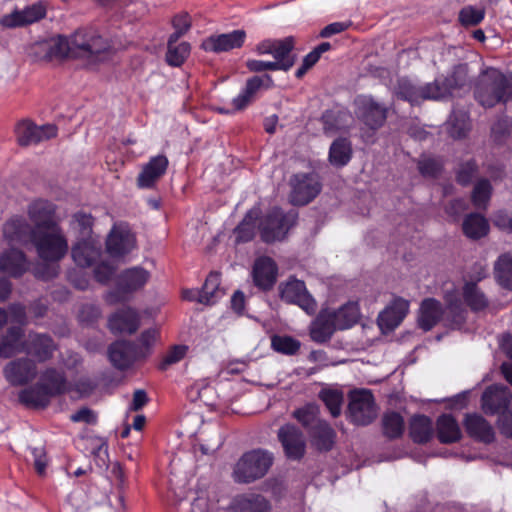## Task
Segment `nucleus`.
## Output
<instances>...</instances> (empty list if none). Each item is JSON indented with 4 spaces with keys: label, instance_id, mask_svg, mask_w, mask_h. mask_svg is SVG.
<instances>
[{
    "label": "nucleus",
    "instance_id": "1",
    "mask_svg": "<svg viewBox=\"0 0 512 512\" xmlns=\"http://www.w3.org/2000/svg\"><path fill=\"white\" fill-rule=\"evenodd\" d=\"M475 98L484 107H493L512 99V75L488 67L478 76Z\"/></svg>",
    "mask_w": 512,
    "mask_h": 512
},
{
    "label": "nucleus",
    "instance_id": "2",
    "mask_svg": "<svg viewBox=\"0 0 512 512\" xmlns=\"http://www.w3.org/2000/svg\"><path fill=\"white\" fill-rule=\"evenodd\" d=\"M69 390L64 375L54 368L46 369L39 382L19 393V400L33 407H46L52 397Z\"/></svg>",
    "mask_w": 512,
    "mask_h": 512
},
{
    "label": "nucleus",
    "instance_id": "3",
    "mask_svg": "<svg viewBox=\"0 0 512 512\" xmlns=\"http://www.w3.org/2000/svg\"><path fill=\"white\" fill-rule=\"evenodd\" d=\"M72 58L95 63L105 58L111 49L110 41L92 28H81L71 35Z\"/></svg>",
    "mask_w": 512,
    "mask_h": 512
},
{
    "label": "nucleus",
    "instance_id": "4",
    "mask_svg": "<svg viewBox=\"0 0 512 512\" xmlns=\"http://www.w3.org/2000/svg\"><path fill=\"white\" fill-rule=\"evenodd\" d=\"M32 244L40 259L47 263L60 261L68 252V241L60 225L33 231Z\"/></svg>",
    "mask_w": 512,
    "mask_h": 512
},
{
    "label": "nucleus",
    "instance_id": "5",
    "mask_svg": "<svg viewBox=\"0 0 512 512\" xmlns=\"http://www.w3.org/2000/svg\"><path fill=\"white\" fill-rule=\"evenodd\" d=\"M394 93L410 104H420L425 100H438L450 94V85L436 79L432 83L418 85L407 78H400L394 87Z\"/></svg>",
    "mask_w": 512,
    "mask_h": 512
},
{
    "label": "nucleus",
    "instance_id": "6",
    "mask_svg": "<svg viewBox=\"0 0 512 512\" xmlns=\"http://www.w3.org/2000/svg\"><path fill=\"white\" fill-rule=\"evenodd\" d=\"M272 463V453L262 449L249 451L237 461L233 478L238 483L254 482L267 474Z\"/></svg>",
    "mask_w": 512,
    "mask_h": 512
},
{
    "label": "nucleus",
    "instance_id": "7",
    "mask_svg": "<svg viewBox=\"0 0 512 512\" xmlns=\"http://www.w3.org/2000/svg\"><path fill=\"white\" fill-rule=\"evenodd\" d=\"M296 218L297 214L294 211L284 214L280 208H272L259 224L262 240L272 243L284 239L290 227L295 224Z\"/></svg>",
    "mask_w": 512,
    "mask_h": 512
},
{
    "label": "nucleus",
    "instance_id": "8",
    "mask_svg": "<svg viewBox=\"0 0 512 512\" xmlns=\"http://www.w3.org/2000/svg\"><path fill=\"white\" fill-rule=\"evenodd\" d=\"M348 413L357 425H368L377 417V406L370 390L359 389L349 393Z\"/></svg>",
    "mask_w": 512,
    "mask_h": 512
},
{
    "label": "nucleus",
    "instance_id": "9",
    "mask_svg": "<svg viewBox=\"0 0 512 512\" xmlns=\"http://www.w3.org/2000/svg\"><path fill=\"white\" fill-rule=\"evenodd\" d=\"M357 118L372 130L379 129L387 119L388 107L370 95L358 96L355 101Z\"/></svg>",
    "mask_w": 512,
    "mask_h": 512
},
{
    "label": "nucleus",
    "instance_id": "10",
    "mask_svg": "<svg viewBox=\"0 0 512 512\" xmlns=\"http://www.w3.org/2000/svg\"><path fill=\"white\" fill-rule=\"evenodd\" d=\"M294 38L289 36L278 40H265L256 46L259 55L271 54L274 63L282 66L279 70L288 71L295 63V56L292 54Z\"/></svg>",
    "mask_w": 512,
    "mask_h": 512
},
{
    "label": "nucleus",
    "instance_id": "11",
    "mask_svg": "<svg viewBox=\"0 0 512 512\" xmlns=\"http://www.w3.org/2000/svg\"><path fill=\"white\" fill-rule=\"evenodd\" d=\"M281 299L287 303L296 304L308 314L316 311V301L309 294L305 283L301 280L290 278L279 286Z\"/></svg>",
    "mask_w": 512,
    "mask_h": 512
},
{
    "label": "nucleus",
    "instance_id": "12",
    "mask_svg": "<svg viewBox=\"0 0 512 512\" xmlns=\"http://www.w3.org/2000/svg\"><path fill=\"white\" fill-rule=\"evenodd\" d=\"M292 191L291 203L294 205H306L320 192L321 185L314 174H297L291 179Z\"/></svg>",
    "mask_w": 512,
    "mask_h": 512
},
{
    "label": "nucleus",
    "instance_id": "13",
    "mask_svg": "<svg viewBox=\"0 0 512 512\" xmlns=\"http://www.w3.org/2000/svg\"><path fill=\"white\" fill-rule=\"evenodd\" d=\"M46 13L47 7L45 3L39 1L4 15L0 23L6 28L23 27L40 21L46 16Z\"/></svg>",
    "mask_w": 512,
    "mask_h": 512
},
{
    "label": "nucleus",
    "instance_id": "14",
    "mask_svg": "<svg viewBox=\"0 0 512 512\" xmlns=\"http://www.w3.org/2000/svg\"><path fill=\"white\" fill-rule=\"evenodd\" d=\"M37 373L35 361L27 357L10 361L3 369L5 379L12 386H23L30 383L36 378Z\"/></svg>",
    "mask_w": 512,
    "mask_h": 512
},
{
    "label": "nucleus",
    "instance_id": "15",
    "mask_svg": "<svg viewBox=\"0 0 512 512\" xmlns=\"http://www.w3.org/2000/svg\"><path fill=\"white\" fill-rule=\"evenodd\" d=\"M15 133L19 145L30 146L55 137L57 128L51 124L37 126L31 121L23 120L17 124Z\"/></svg>",
    "mask_w": 512,
    "mask_h": 512
},
{
    "label": "nucleus",
    "instance_id": "16",
    "mask_svg": "<svg viewBox=\"0 0 512 512\" xmlns=\"http://www.w3.org/2000/svg\"><path fill=\"white\" fill-rule=\"evenodd\" d=\"M277 437L289 459L299 460L304 456L306 449L305 437L295 425L286 424L280 427Z\"/></svg>",
    "mask_w": 512,
    "mask_h": 512
},
{
    "label": "nucleus",
    "instance_id": "17",
    "mask_svg": "<svg viewBox=\"0 0 512 512\" xmlns=\"http://www.w3.org/2000/svg\"><path fill=\"white\" fill-rule=\"evenodd\" d=\"M33 231L44 230L59 225L55 217V205L47 200L37 199L32 201L27 208Z\"/></svg>",
    "mask_w": 512,
    "mask_h": 512
},
{
    "label": "nucleus",
    "instance_id": "18",
    "mask_svg": "<svg viewBox=\"0 0 512 512\" xmlns=\"http://www.w3.org/2000/svg\"><path fill=\"white\" fill-rule=\"evenodd\" d=\"M137 346L129 341L121 340L112 343L108 348V357L112 365L119 370L129 368L138 358L143 357Z\"/></svg>",
    "mask_w": 512,
    "mask_h": 512
},
{
    "label": "nucleus",
    "instance_id": "19",
    "mask_svg": "<svg viewBox=\"0 0 512 512\" xmlns=\"http://www.w3.org/2000/svg\"><path fill=\"white\" fill-rule=\"evenodd\" d=\"M56 344L48 334L30 332L24 340V352L39 362L52 358Z\"/></svg>",
    "mask_w": 512,
    "mask_h": 512
},
{
    "label": "nucleus",
    "instance_id": "20",
    "mask_svg": "<svg viewBox=\"0 0 512 512\" xmlns=\"http://www.w3.org/2000/svg\"><path fill=\"white\" fill-rule=\"evenodd\" d=\"M246 38L244 30H234L230 33L212 35L206 38L201 47L205 51L220 53L226 52L232 49L240 48Z\"/></svg>",
    "mask_w": 512,
    "mask_h": 512
},
{
    "label": "nucleus",
    "instance_id": "21",
    "mask_svg": "<svg viewBox=\"0 0 512 512\" xmlns=\"http://www.w3.org/2000/svg\"><path fill=\"white\" fill-rule=\"evenodd\" d=\"M168 167V159L164 155L152 157L146 163L137 177L139 188L149 189L154 187L157 181L165 174Z\"/></svg>",
    "mask_w": 512,
    "mask_h": 512
},
{
    "label": "nucleus",
    "instance_id": "22",
    "mask_svg": "<svg viewBox=\"0 0 512 512\" xmlns=\"http://www.w3.org/2000/svg\"><path fill=\"white\" fill-rule=\"evenodd\" d=\"M409 310V302L402 299H395L378 316V324L382 330L391 331L395 329L405 318Z\"/></svg>",
    "mask_w": 512,
    "mask_h": 512
},
{
    "label": "nucleus",
    "instance_id": "23",
    "mask_svg": "<svg viewBox=\"0 0 512 512\" xmlns=\"http://www.w3.org/2000/svg\"><path fill=\"white\" fill-rule=\"evenodd\" d=\"M511 401L509 389L501 385L488 387L482 395V407L486 413L495 414L508 407Z\"/></svg>",
    "mask_w": 512,
    "mask_h": 512
},
{
    "label": "nucleus",
    "instance_id": "24",
    "mask_svg": "<svg viewBox=\"0 0 512 512\" xmlns=\"http://www.w3.org/2000/svg\"><path fill=\"white\" fill-rule=\"evenodd\" d=\"M252 274L257 287L263 290H269L276 281V264L269 257H261L255 261Z\"/></svg>",
    "mask_w": 512,
    "mask_h": 512
},
{
    "label": "nucleus",
    "instance_id": "25",
    "mask_svg": "<svg viewBox=\"0 0 512 512\" xmlns=\"http://www.w3.org/2000/svg\"><path fill=\"white\" fill-rule=\"evenodd\" d=\"M109 327L115 333L133 334L139 328V315L132 308H122L109 318Z\"/></svg>",
    "mask_w": 512,
    "mask_h": 512
},
{
    "label": "nucleus",
    "instance_id": "26",
    "mask_svg": "<svg viewBox=\"0 0 512 512\" xmlns=\"http://www.w3.org/2000/svg\"><path fill=\"white\" fill-rule=\"evenodd\" d=\"M439 321L443 322L442 304L434 298H426L421 302L418 325L424 331L431 330Z\"/></svg>",
    "mask_w": 512,
    "mask_h": 512
},
{
    "label": "nucleus",
    "instance_id": "27",
    "mask_svg": "<svg viewBox=\"0 0 512 512\" xmlns=\"http://www.w3.org/2000/svg\"><path fill=\"white\" fill-rule=\"evenodd\" d=\"M74 262L81 267H89L100 257L101 248L91 239H80L71 250Z\"/></svg>",
    "mask_w": 512,
    "mask_h": 512
},
{
    "label": "nucleus",
    "instance_id": "28",
    "mask_svg": "<svg viewBox=\"0 0 512 512\" xmlns=\"http://www.w3.org/2000/svg\"><path fill=\"white\" fill-rule=\"evenodd\" d=\"M135 246V238L129 232L120 229H113L106 241V249L113 257L124 256Z\"/></svg>",
    "mask_w": 512,
    "mask_h": 512
},
{
    "label": "nucleus",
    "instance_id": "29",
    "mask_svg": "<svg viewBox=\"0 0 512 512\" xmlns=\"http://www.w3.org/2000/svg\"><path fill=\"white\" fill-rule=\"evenodd\" d=\"M467 433L477 441L489 444L494 441L495 433L485 418L478 414L467 415L464 422Z\"/></svg>",
    "mask_w": 512,
    "mask_h": 512
},
{
    "label": "nucleus",
    "instance_id": "30",
    "mask_svg": "<svg viewBox=\"0 0 512 512\" xmlns=\"http://www.w3.org/2000/svg\"><path fill=\"white\" fill-rule=\"evenodd\" d=\"M467 311L461 300L455 295L446 296V307L443 309V324L451 329H460L466 321Z\"/></svg>",
    "mask_w": 512,
    "mask_h": 512
},
{
    "label": "nucleus",
    "instance_id": "31",
    "mask_svg": "<svg viewBox=\"0 0 512 512\" xmlns=\"http://www.w3.org/2000/svg\"><path fill=\"white\" fill-rule=\"evenodd\" d=\"M336 330L329 310L321 311L309 328L311 339L320 344L329 341Z\"/></svg>",
    "mask_w": 512,
    "mask_h": 512
},
{
    "label": "nucleus",
    "instance_id": "32",
    "mask_svg": "<svg viewBox=\"0 0 512 512\" xmlns=\"http://www.w3.org/2000/svg\"><path fill=\"white\" fill-rule=\"evenodd\" d=\"M28 269V262L24 253L18 249H10L0 256V271L12 276L19 277Z\"/></svg>",
    "mask_w": 512,
    "mask_h": 512
},
{
    "label": "nucleus",
    "instance_id": "33",
    "mask_svg": "<svg viewBox=\"0 0 512 512\" xmlns=\"http://www.w3.org/2000/svg\"><path fill=\"white\" fill-rule=\"evenodd\" d=\"M232 509L234 512H271V504L264 496L249 493L236 496Z\"/></svg>",
    "mask_w": 512,
    "mask_h": 512
},
{
    "label": "nucleus",
    "instance_id": "34",
    "mask_svg": "<svg viewBox=\"0 0 512 512\" xmlns=\"http://www.w3.org/2000/svg\"><path fill=\"white\" fill-rule=\"evenodd\" d=\"M33 227L30 226L23 217L14 216L8 220L3 227V233L6 239L11 242L32 243Z\"/></svg>",
    "mask_w": 512,
    "mask_h": 512
},
{
    "label": "nucleus",
    "instance_id": "35",
    "mask_svg": "<svg viewBox=\"0 0 512 512\" xmlns=\"http://www.w3.org/2000/svg\"><path fill=\"white\" fill-rule=\"evenodd\" d=\"M23 330L20 327H11L6 334L0 337V357L11 358L24 352Z\"/></svg>",
    "mask_w": 512,
    "mask_h": 512
},
{
    "label": "nucleus",
    "instance_id": "36",
    "mask_svg": "<svg viewBox=\"0 0 512 512\" xmlns=\"http://www.w3.org/2000/svg\"><path fill=\"white\" fill-rule=\"evenodd\" d=\"M149 276V272L141 267L127 269L118 276L117 287L123 292L135 291L145 285Z\"/></svg>",
    "mask_w": 512,
    "mask_h": 512
},
{
    "label": "nucleus",
    "instance_id": "37",
    "mask_svg": "<svg viewBox=\"0 0 512 512\" xmlns=\"http://www.w3.org/2000/svg\"><path fill=\"white\" fill-rule=\"evenodd\" d=\"M272 84V79L269 75L254 76L247 80L243 92L233 99V106L236 110L244 109L251 101L254 94L262 87H269Z\"/></svg>",
    "mask_w": 512,
    "mask_h": 512
},
{
    "label": "nucleus",
    "instance_id": "38",
    "mask_svg": "<svg viewBox=\"0 0 512 512\" xmlns=\"http://www.w3.org/2000/svg\"><path fill=\"white\" fill-rule=\"evenodd\" d=\"M338 330H345L352 327L359 320V307L356 302H348L338 310L329 311Z\"/></svg>",
    "mask_w": 512,
    "mask_h": 512
},
{
    "label": "nucleus",
    "instance_id": "39",
    "mask_svg": "<svg viewBox=\"0 0 512 512\" xmlns=\"http://www.w3.org/2000/svg\"><path fill=\"white\" fill-rule=\"evenodd\" d=\"M438 438L442 443H453L460 439L461 431L457 421L451 416L444 414L437 420Z\"/></svg>",
    "mask_w": 512,
    "mask_h": 512
},
{
    "label": "nucleus",
    "instance_id": "40",
    "mask_svg": "<svg viewBox=\"0 0 512 512\" xmlns=\"http://www.w3.org/2000/svg\"><path fill=\"white\" fill-rule=\"evenodd\" d=\"M223 295L224 291L220 288V275L210 273L200 291L198 302L211 305Z\"/></svg>",
    "mask_w": 512,
    "mask_h": 512
},
{
    "label": "nucleus",
    "instance_id": "41",
    "mask_svg": "<svg viewBox=\"0 0 512 512\" xmlns=\"http://www.w3.org/2000/svg\"><path fill=\"white\" fill-rule=\"evenodd\" d=\"M352 147L346 138L336 139L330 146L329 161L333 166L343 167L351 159Z\"/></svg>",
    "mask_w": 512,
    "mask_h": 512
},
{
    "label": "nucleus",
    "instance_id": "42",
    "mask_svg": "<svg viewBox=\"0 0 512 512\" xmlns=\"http://www.w3.org/2000/svg\"><path fill=\"white\" fill-rule=\"evenodd\" d=\"M433 435V425L430 418L424 415L414 416L410 422V436L416 443H425Z\"/></svg>",
    "mask_w": 512,
    "mask_h": 512
},
{
    "label": "nucleus",
    "instance_id": "43",
    "mask_svg": "<svg viewBox=\"0 0 512 512\" xmlns=\"http://www.w3.org/2000/svg\"><path fill=\"white\" fill-rule=\"evenodd\" d=\"M462 228L468 238L479 239L488 233L489 225L482 215L471 213L464 219Z\"/></svg>",
    "mask_w": 512,
    "mask_h": 512
},
{
    "label": "nucleus",
    "instance_id": "44",
    "mask_svg": "<svg viewBox=\"0 0 512 512\" xmlns=\"http://www.w3.org/2000/svg\"><path fill=\"white\" fill-rule=\"evenodd\" d=\"M494 276L497 283L512 291V256L502 254L494 264Z\"/></svg>",
    "mask_w": 512,
    "mask_h": 512
},
{
    "label": "nucleus",
    "instance_id": "45",
    "mask_svg": "<svg viewBox=\"0 0 512 512\" xmlns=\"http://www.w3.org/2000/svg\"><path fill=\"white\" fill-rule=\"evenodd\" d=\"M309 432L319 450L328 451L332 448L335 433L327 422H317Z\"/></svg>",
    "mask_w": 512,
    "mask_h": 512
},
{
    "label": "nucleus",
    "instance_id": "46",
    "mask_svg": "<svg viewBox=\"0 0 512 512\" xmlns=\"http://www.w3.org/2000/svg\"><path fill=\"white\" fill-rule=\"evenodd\" d=\"M463 297L472 311H482L488 307V298L475 283L465 284L463 287Z\"/></svg>",
    "mask_w": 512,
    "mask_h": 512
},
{
    "label": "nucleus",
    "instance_id": "47",
    "mask_svg": "<svg viewBox=\"0 0 512 512\" xmlns=\"http://www.w3.org/2000/svg\"><path fill=\"white\" fill-rule=\"evenodd\" d=\"M47 56L49 58H72V45L71 36L69 38L64 36H58L52 38L46 44Z\"/></svg>",
    "mask_w": 512,
    "mask_h": 512
},
{
    "label": "nucleus",
    "instance_id": "48",
    "mask_svg": "<svg viewBox=\"0 0 512 512\" xmlns=\"http://www.w3.org/2000/svg\"><path fill=\"white\" fill-rule=\"evenodd\" d=\"M383 433L390 439L398 438L404 431L403 417L397 412L385 413L382 418Z\"/></svg>",
    "mask_w": 512,
    "mask_h": 512
},
{
    "label": "nucleus",
    "instance_id": "49",
    "mask_svg": "<svg viewBox=\"0 0 512 512\" xmlns=\"http://www.w3.org/2000/svg\"><path fill=\"white\" fill-rule=\"evenodd\" d=\"M492 193V186L487 179H480L472 191V203L477 209H486Z\"/></svg>",
    "mask_w": 512,
    "mask_h": 512
},
{
    "label": "nucleus",
    "instance_id": "50",
    "mask_svg": "<svg viewBox=\"0 0 512 512\" xmlns=\"http://www.w3.org/2000/svg\"><path fill=\"white\" fill-rule=\"evenodd\" d=\"M257 217L258 212L251 210L246 214L242 222L236 227L235 233L237 235L238 242H247L254 237Z\"/></svg>",
    "mask_w": 512,
    "mask_h": 512
},
{
    "label": "nucleus",
    "instance_id": "51",
    "mask_svg": "<svg viewBox=\"0 0 512 512\" xmlns=\"http://www.w3.org/2000/svg\"><path fill=\"white\" fill-rule=\"evenodd\" d=\"M271 346L279 353L293 355L300 349V342L290 336L275 335L271 339Z\"/></svg>",
    "mask_w": 512,
    "mask_h": 512
},
{
    "label": "nucleus",
    "instance_id": "52",
    "mask_svg": "<svg viewBox=\"0 0 512 512\" xmlns=\"http://www.w3.org/2000/svg\"><path fill=\"white\" fill-rule=\"evenodd\" d=\"M470 129L469 119L466 113H454L450 117V135L455 139L466 136Z\"/></svg>",
    "mask_w": 512,
    "mask_h": 512
},
{
    "label": "nucleus",
    "instance_id": "53",
    "mask_svg": "<svg viewBox=\"0 0 512 512\" xmlns=\"http://www.w3.org/2000/svg\"><path fill=\"white\" fill-rule=\"evenodd\" d=\"M319 397L333 417L340 415L343 402V394L341 392L337 390H322Z\"/></svg>",
    "mask_w": 512,
    "mask_h": 512
},
{
    "label": "nucleus",
    "instance_id": "54",
    "mask_svg": "<svg viewBox=\"0 0 512 512\" xmlns=\"http://www.w3.org/2000/svg\"><path fill=\"white\" fill-rule=\"evenodd\" d=\"M293 416L307 428L308 431H310L317 422L321 421L318 418V408L315 405H307L297 409L293 412Z\"/></svg>",
    "mask_w": 512,
    "mask_h": 512
},
{
    "label": "nucleus",
    "instance_id": "55",
    "mask_svg": "<svg viewBox=\"0 0 512 512\" xmlns=\"http://www.w3.org/2000/svg\"><path fill=\"white\" fill-rule=\"evenodd\" d=\"M190 53V45L182 42L175 46L167 47L166 61L171 66H180Z\"/></svg>",
    "mask_w": 512,
    "mask_h": 512
},
{
    "label": "nucleus",
    "instance_id": "56",
    "mask_svg": "<svg viewBox=\"0 0 512 512\" xmlns=\"http://www.w3.org/2000/svg\"><path fill=\"white\" fill-rule=\"evenodd\" d=\"M92 224L93 220L89 214L77 212L72 216L71 227L79 232L81 239H88L92 232Z\"/></svg>",
    "mask_w": 512,
    "mask_h": 512
},
{
    "label": "nucleus",
    "instance_id": "57",
    "mask_svg": "<svg viewBox=\"0 0 512 512\" xmlns=\"http://www.w3.org/2000/svg\"><path fill=\"white\" fill-rule=\"evenodd\" d=\"M223 442L224 438L220 429L215 428L208 435L201 439L199 445L203 454H212L223 445Z\"/></svg>",
    "mask_w": 512,
    "mask_h": 512
},
{
    "label": "nucleus",
    "instance_id": "58",
    "mask_svg": "<svg viewBox=\"0 0 512 512\" xmlns=\"http://www.w3.org/2000/svg\"><path fill=\"white\" fill-rule=\"evenodd\" d=\"M484 10L476 9L472 6H466L459 13V21L464 26H474L480 23L484 18Z\"/></svg>",
    "mask_w": 512,
    "mask_h": 512
},
{
    "label": "nucleus",
    "instance_id": "59",
    "mask_svg": "<svg viewBox=\"0 0 512 512\" xmlns=\"http://www.w3.org/2000/svg\"><path fill=\"white\" fill-rule=\"evenodd\" d=\"M477 173L475 161L469 160L459 165L457 170V181L461 185H468Z\"/></svg>",
    "mask_w": 512,
    "mask_h": 512
},
{
    "label": "nucleus",
    "instance_id": "60",
    "mask_svg": "<svg viewBox=\"0 0 512 512\" xmlns=\"http://www.w3.org/2000/svg\"><path fill=\"white\" fill-rule=\"evenodd\" d=\"M187 347L184 345L174 346L164 356L162 362L159 365L160 370H166L169 366L182 360L186 354Z\"/></svg>",
    "mask_w": 512,
    "mask_h": 512
},
{
    "label": "nucleus",
    "instance_id": "61",
    "mask_svg": "<svg viewBox=\"0 0 512 512\" xmlns=\"http://www.w3.org/2000/svg\"><path fill=\"white\" fill-rule=\"evenodd\" d=\"M468 74L467 64H460L455 67L453 74L450 78L439 80L440 82L446 81L450 85V91L454 88L464 85Z\"/></svg>",
    "mask_w": 512,
    "mask_h": 512
},
{
    "label": "nucleus",
    "instance_id": "62",
    "mask_svg": "<svg viewBox=\"0 0 512 512\" xmlns=\"http://www.w3.org/2000/svg\"><path fill=\"white\" fill-rule=\"evenodd\" d=\"M418 169L424 176H435L440 170V164L433 158L423 157L418 161Z\"/></svg>",
    "mask_w": 512,
    "mask_h": 512
},
{
    "label": "nucleus",
    "instance_id": "63",
    "mask_svg": "<svg viewBox=\"0 0 512 512\" xmlns=\"http://www.w3.org/2000/svg\"><path fill=\"white\" fill-rule=\"evenodd\" d=\"M246 66L251 72L277 71L281 67L273 61H262L254 59L248 60L246 62Z\"/></svg>",
    "mask_w": 512,
    "mask_h": 512
},
{
    "label": "nucleus",
    "instance_id": "64",
    "mask_svg": "<svg viewBox=\"0 0 512 512\" xmlns=\"http://www.w3.org/2000/svg\"><path fill=\"white\" fill-rule=\"evenodd\" d=\"M114 272L115 268L107 262L99 263L94 269L95 278L101 283L108 282Z\"/></svg>",
    "mask_w": 512,
    "mask_h": 512
}]
</instances>
